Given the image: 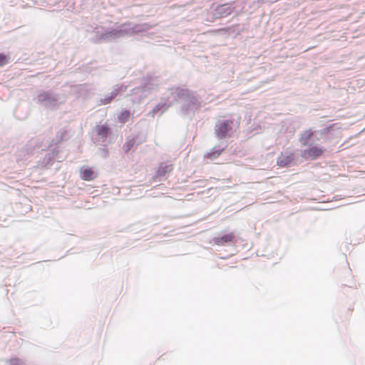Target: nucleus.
<instances>
[{
  "label": "nucleus",
  "instance_id": "6ab92c4d",
  "mask_svg": "<svg viewBox=\"0 0 365 365\" xmlns=\"http://www.w3.org/2000/svg\"><path fill=\"white\" fill-rule=\"evenodd\" d=\"M129 115H130V112L128 110H123L118 117L119 122L125 123L127 121Z\"/></svg>",
  "mask_w": 365,
  "mask_h": 365
},
{
  "label": "nucleus",
  "instance_id": "f257e3e1",
  "mask_svg": "<svg viewBox=\"0 0 365 365\" xmlns=\"http://www.w3.org/2000/svg\"><path fill=\"white\" fill-rule=\"evenodd\" d=\"M152 28L153 26L147 23L133 24L132 22H125L113 29H105L103 27L100 29H98L94 31V36L91 40L96 43L111 42L124 38L126 36L146 32Z\"/></svg>",
  "mask_w": 365,
  "mask_h": 365
},
{
  "label": "nucleus",
  "instance_id": "412c9836",
  "mask_svg": "<svg viewBox=\"0 0 365 365\" xmlns=\"http://www.w3.org/2000/svg\"><path fill=\"white\" fill-rule=\"evenodd\" d=\"M9 58L3 53H0V67L9 63Z\"/></svg>",
  "mask_w": 365,
  "mask_h": 365
},
{
  "label": "nucleus",
  "instance_id": "dca6fc26",
  "mask_svg": "<svg viewBox=\"0 0 365 365\" xmlns=\"http://www.w3.org/2000/svg\"><path fill=\"white\" fill-rule=\"evenodd\" d=\"M314 132L311 129L306 130L303 131L299 137V143L304 145H309V140L311 139V138L313 136Z\"/></svg>",
  "mask_w": 365,
  "mask_h": 365
},
{
  "label": "nucleus",
  "instance_id": "f3484780",
  "mask_svg": "<svg viewBox=\"0 0 365 365\" xmlns=\"http://www.w3.org/2000/svg\"><path fill=\"white\" fill-rule=\"evenodd\" d=\"M172 165L168 163H161L156 172L158 177H165V175L172 170Z\"/></svg>",
  "mask_w": 365,
  "mask_h": 365
},
{
  "label": "nucleus",
  "instance_id": "a211bd4d",
  "mask_svg": "<svg viewBox=\"0 0 365 365\" xmlns=\"http://www.w3.org/2000/svg\"><path fill=\"white\" fill-rule=\"evenodd\" d=\"M96 178L95 173L91 168H86L81 171V178L84 180H92Z\"/></svg>",
  "mask_w": 365,
  "mask_h": 365
},
{
  "label": "nucleus",
  "instance_id": "7ed1b4c3",
  "mask_svg": "<svg viewBox=\"0 0 365 365\" xmlns=\"http://www.w3.org/2000/svg\"><path fill=\"white\" fill-rule=\"evenodd\" d=\"M36 101L41 106L51 110L58 108L61 103L59 95L51 91H40Z\"/></svg>",
  "mask_w": 365,
  "mask_h": 365
},
{
  "label": "nucleus",
  "instance_id": "5701e85b",
  "mask_svg": "<svg viewBox=\"0 0 365 365\" xmlns=\"http://www.w3.org/2000/svg\"><path fill=\"white\" fill-rule=\"evenodd\" d=\"M101 156L103 158H106L108 156V150L106 148H101Z\"/></svg>",
  "mask_w": 365,
  "mask_h": 365
},
{
  "label": "nucleus",
  "instance_id": "9b49d317",
  "mask_svg": "<svg viewBox=\"0 0 365 365\" xmlns=\"http://www.w3.org/2000/svg\"><path fill=\"white\" fill-rule=\"evenodd\" d=\"M212 240L215 245H218L234 244L235 242L233 233L225 234L221 237H215Z\"/></svg>",
  "mask_w": 365,
  "mask_h": 365
},
{
  "label": "nucleus",
  "instance_id": "b1692460",
  "mask_svg": "<svg viewBox=\"0 0 365 365\" xmlns=\"http://www.w3.org/2000/svg\"><path fill=\"white\" fill-rule=\"evenodd\" d=\"M60 135V139H59V141L61 140H63V139L66 138V135H67V132L66 130H61L58 133V135Z\"/></svg>",
  "mask_w": 365,
  "mask_h": 365
},
{
  "label": "nucleus",
  "instance_id": "39448f33",
  "mask_svg": "<svg viewBox=\"0 0 365 365\" xmlns=\"http://www.w3.org/2000/svg\"><path fill=\"white\" fill-rule=\"evenodd\" d=\"M127 86L123 84H116L113 87L112 91L104 96L103 98H100L97 103L98 106H104L109 104L120 93L125 91Z\"/></svg>",
  "mask_w": 365,
  "mask_h": 365
},
{
  "label": "nucleus",
  "instance_id": "1a4fd4ad",
  "mask_svg": "<svg viewBox=\"0 0 365 365\" xmlns=\"http://www.w3.org/2000/svg\"><path fill=\"white\" fill-rule=\"evenodd\" d=\"M149 93L145 85L133 88L130 91L131 101L133 103H138L148 96Z\"/></svg>",
  "mask_w": 365,
  "mask_h": 365
},
{
  "label": "nucleus",
  "instance_id": "f03ea898",
  "mask_svg": "<svg viewBox=\"0 0 365 365\" xmlns=\"http://www.w3.org/2000/svg\"><path fill=\"white\" fill-rule=\"evenodd\" d=\"M169 94L173 96V101L182 103L180 110L183 115H187L200 107V101L195 92L180 87L169 88Z\"/></svg>",
  "mask_w": 365,
  "mask_h": 365
},
{
  "label": "nucleus",
  "instance_id": "20e7f679",
  "mask_svg": "<svg viewBox=\"0 0 365 365\" xmlns=\"http://www.w3.org/2000/svg\"><path fill=\"white\" fill-rule=\"evenodd\" d=\"M234 122L231 120H218L215 127L216 136L222 139L230 136V133L232 130Z\"/></svg>",
  "mask_w": 365,
  "mask_h": 365
},
{
  "label": "nucleus",
  "instance_id": "2eb2a0df",
  "mask_svg": "<svg viewBox=\"0 0 365 365\" xmlns=\"http://www.w3.org/2000/svg\"><path fill=\"white\" fill-rule=\"evenodd\" d=\"M225 148L220 145L214 147L210 152L204 155V157L207 159L213 160L217 158L224 150Z\"/></svg>",
  "mask_w": 365,
  "mask_h": 365
},
{
  "label": "nucleus",
  "instance_id": "ddd939ff",
  "mask_svg": "<svg viewBox=\"0 0 365 365\" xmlns=\"http://www.w3.org/2000/svg\"><path fill=\"white\" fill-rule=\"evenodd\" d=\"M138 136H133L130 138H127L126 142L123 146V149L125 153H128L132 149L136 148L138 145H140L142 141H137Z\"/></svg>",
  "mask_w": 365,
  "mask_h": 365
},
{
  "label": "nucleus",
  "instance_id": "0eeeda50",
  "mask_svg": "<svg viewBox=\"0 0 365 365\" xmlns=\"http://www.w3.org/2000/svg\"><path fill=\"white\" fill-rule=\"evenodd\" d=\"M235 9L234 3L220 4L215 8L213 16L216 19L224 18L234 12Z\"/></svg>",
  "mask_w": 365,
  "mask_h": 365
},
{
  "label": "nucleus",
  "instance_id": "9d476101",
  "mask_svg": "<svg viewBox=\"0 0 365 365\" xmlns=\"http://www.w3.org/2000/svg\"><path fill=\"white\" fill-rule=\"evenodd\" d=\"M160 83L161 79L159 77L149 76L145 78L143 85L145 86L148 93H150V92L155 91Z\"/></svg>",
  "mask_w": 365,
  "mask_h": 365
},
{
  "label": "nucleus",
  "instance_id": "6e6552de",
  "mask_svg": "<svg viewBox=\"0 0 365 365\" xmlns=\"http://www.w3.org/2000/svg\"><path fill=\"white\" fill-rule=\"evenodd\" d=\"M323 153V149L318 146L309 147L301 151V157L305 160H315Z\"/></svg>",
  "mask_w": 365,
  "mask_h": 365
},
{
  "label": "nucleus",
  "instance_id": "aec40b11",
  "mask_svg": "<svg viewBox=\"0 0 365 365\" xmlns=\"http://www.w3.org/2000/svg\"><path fill=\"white\" fill-rule=\"evenodd\" d=\"M9 365H29L23 359L19 358H12L9 361Z\"/></svg>",
  "mask_w": 365,
  "mask_h": 365
},
{
  "label": "nucleus",
  "instance_id": "4be33fe9",
  "mask_svg": "<svg viewBox=\"0 0 365 365\" xmlns=\"http://www.w3.org/2000/svg\"><path fill=\"white\" fill-rule=\"evenodd\" d=\"M55 158V150L52 151L51 153H48L44 158L43 161L46 162L47 164L50 163V161L53 160Z\"/></svg>",
  "mask_w": 365,
  "mask_h": 365
},
{
  "label": "nucleus",
  "instance_id": "423d86ee",
  "mask_svg": "<svg viewBox=\"0 0 365 365\" xmlns=\"http://www.w3.org/2000/svg\"><path fill=\"white\" fill-rule=\"evenodd\" d=\"M174 103V101H173V96L169 94V90L168 91V94L166 97L165 98L163 101H161L156 104L152 110L149 113V115L152 117H154L158 113H160L161 115L163 113L165 110H168V108L171 106Z\"/></svg>",
  "mask_w": 365,
  "mask_h": 365
},
{
  "label": "nucleus",
  "instance_id": "4468645a",
  "mask_svg": "<svg viewBox=\"0 0 365 365\" xmlns=\"http://www.w3.org/2000/svg\"><path fill=\"white\" fill-rule=\"evenodd\" d=\"M294 160V154L289 153V154H282L277 159V165L280 167H286L289 165Z\"/></svg>",
  "mask_w": 365,
  "mask_h": 365
},
{
  "label": "nucleus",
  "instance_id": "f8f14e48",
  "mask_svg": "<svg viewBox=\"0 0 365 365\" xmlns=\"http://www.w3.org/2000/svg\"><path fill=\"white\" fill-rule=\"evenodd\" d=\"M110 128L106 125H96V132L102 143H105L110 133Z\"/></svg>",
  "mask_w": 365,
  "mask_h": 365
}]
</instances>
